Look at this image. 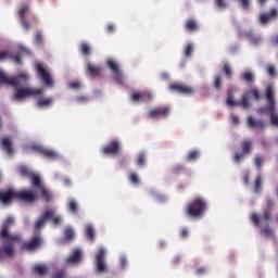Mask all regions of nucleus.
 <instances>
[{
	"instance_id": "1",
	"label": "nucleus",
	"mask_w": 278,
	"mask_h": 278,
	"mask_svg": "<svg viewBox=\"0 0 278 278\" xmlns=\"http://www.w3.org/2000/svg\"><path fill=\"white\" fill-rule=\"evenodd\" d=\"M29 75L27 73H22L15 77H8L3 71L0 70V86L5 84V86H12L15 88L14 99L21 101L22 99H27V97H36V94H42V89L34 88H23V84H27Z\"/></svg>"
},
{
	"instance_id": "2",
	"label": "nucleus",
	"mask_w": 278,
	"mask_h": 278,
	"mask_svg": "<svg viewBox=\"0 0 278 278\" xmlns=\"http://www.w3.org/2000/svg\"><path fill=\"white\" fill-rule=\"evenodd\" d=\"M14 225V218L8 217L3 223L2 229L0 231V238L2 240V249L0 248V262L8 257H14V244L21 242V237L18 235H12L10 232V227Z\"/></svg>"
},
{
	"instance_id": "3",
	"label": "nucleus",
	"mask_w": 278,
	"mask_h": 278,
	"mask_svg": "<svg viewBox=\"0 0 278 278\" xmlns=\"http://www.w3.org/2000/svg\"><path fill=\"white\" fill-rule=\"evenodd\" d=\"M265 99L267 101V105L258 108L257 112L258 114H269L271 125L278 127V115L275 113V87H273V85L266 86Z\"/></svg>"
},
{
	"instance_id": "4",
	"label": "nucleus",
	"mask_w": 278,
	"mask_h": 278,
	"mask_svg": "<svg viewBox=\"0 0 278 278\" xmlns=\"http://www.w3.org/2000/svg\"><path fill=\"white\" fill-rule=\"evenodd\" d=\"M37 198L38 195L29 193V190L16 191L14 189H9L7 191H0V201L3 203V205L12 203L13 199L27 203L36 200Z\"/></svg>"
},
{
	"instance_id": "5",
	"label": "nucleus",
	"mask_w": 278,
	"mask_h": 278,
	"mask_svg": "<svg viewBox=\"0 0 278 278\" xmlns=\"http://www.w3.org/2000/svg\"><path fill=\"white\" fill-rule=\"evenodd\" d=\"M207 211V202L202 197L193 199L187 206L186 215L189 218H203Z\"/></svg>"
},
{
	"instance_id": "6",
	"label": "nucleus",
	"mask_w": 278,
	"mask_h": 278,
	"mask_svg": "<svg viewBox=\"0 0 278 278\" xmlns=\"http://www.w3.org/2000/svg\"><path fill=\"white\" fill-rule=\"evenodd\" d=\"M33 187L34 188L28 190V192L30 194H36L37 199H35L28 203H34V202L38 201V199H40V197L43 199V201H47V203H49V201H51V199H53V194L51 193V191H49V189L45 188V185L42 184V178L35 177Z\"/></svg>"
},
{
	"instance_id": "7",
	"label": "nucleus",
	"mask_w": 278,
	"mask_h": 278,
	"mask_svg": "<svg viewBox=\"0 0 278 278\" xmlns=\"http://www.w3.org/2000/svg\"><path fill=\"white\" fill-rule=\"evenodd\" d=\"M49 220H52V225H54L55 227L62 225V217L60 215H55V210H47L42 214V216L35 223V233L38 232L40 229H43L45 225H47V222Z\"/></svg>"
},
{
	"instance_id": "8",
	"label": "nucleus",
	"mask_w": 278,
	"mask_h": 278,
	"mask_svg": "<svg viewBox=\"0 0 278 278\" xmlns=\"http://www.w3.org/2000/svg\"><path fill=\"white\" fill-rule=\"evenodd\" d=\"M169 90L172 92H176L177 94H184V97H192L194 94L195 89L190 85H186L184 83H173L169 85Z\"/></svg>"
},
{
	"instance_id": "9",
	"label": "nucleus",
	"mask_w": 278,
	"mask_h": 278,
	"mask_svg": "<svg viewBox=\"0 0 278 278\" xmlns=\"http://www.w3.org/2000/svg\"><path fill=\"white\" fill-rule=\"evenodd\" d=\"M247 99L248 94H243L241 101H236L233 93H231V91H228L226 105H228V108H242L243 110H249V108H251V102H249Z\"/></svg>"
},
{
	"instance_id": "10",
	"label": "nucleus",
	"mask_w": 278,
	"mask_h": 278,
	"mask_svg": "<svg viewBox=\"0 0 278 278\" xmlns=\"http://www.w3.org/2000/svg\"><path fill=\"white\" fill-rule=\"evenodd\" d=\"M42 247V236L40 232L34 235L29 241L22 244V251H36Z\"/></svg>"
},
{
	"instance_id": "11",
	"label": "nucleus",
	"mask_w": 278,
	"mask_h": 278,
	"mask_svg": "<svg viewBox=\"0 0 278 278\" xmlns=\"http://www.w3.org/2000/svg\"><path fill=\"white\" fill-rule=\"evenodd\" d=\"M241 149H242V152L237 153L233 156V161L237 164H240V162H242V160H244V155H251V151H253V141H251L249 139L242 141L241 142Z\"/></svg>"
},
{
	"instance_id": "12",
	"label": "nucleus",
	"mask_w": 278,
	"mask_h": 278,
	"mask_svg": "<svg viewBox=\"0 0 278 278\" xmlns=\"http://www.w3.org/2000/svg\"><path fill=\"white\" fill-rule=\"evenodd\" d=\"M96 270L97 273H108V264L105 263V249L100 248L96 254Z\"/></svg>"
},
{
	"instance_id": "13",
	"label": "nucleus",
	"mask_w": 278,
	"mask_h": 278,
	"mask_svg": "<svg viewBox=\"0 0 278 278\" xmlns=\"http://www.w3.org/2000/svg\"><path fill=\"white\" fill-rule=\"evenodd\" d=\"M36 68H37L38 76L40 77L41 81H43L45 86H48L49 88H51V86H53V78H51V73L47 71V68L45 67V65H42V63H38Z\"/></svg>"
},
{
	"instance_id": "14",
	"label": "nucleus",
	"mask_w": 278,
	"mask_h": 278,
	"mask_svg": "<svg viewBox=\"0 0 278 278\" xmlns=\"http://www.w3.org/2000/svg\"><path fill=\"white\" fill-rule=\"evenodd\" d=\"M108 66L114 75V80L117 84H123V81H125V76H123V72L118 67V63H116V61H114L113 59H110L108 61Z\"/></svg>"
},
{
	"instance_id": "15",
	"label": "nucleus",
	"mask_w": 278,
	"mask_h": 278,
	"mask_svg": "<svg viewBox=\"0 0 278 278\" xmlns=\"http://www.w3.org/2000/svg\"><path fill=\"white\" fill-rule=\"evenodd\" d=\"M170 114L169 106H157L148 113V118H166Z\"/></svg>"
},
{
	"instance_id": "16",
	"label": "nucleus",
	"mask_w": 278,
	"mask_h": 278,
	"mask_svg": "<svg viewBox=\"0 0 278 278\" xmlns=\"http://www.w3.org/2000/svg\"><path fill=\"white\" fill-rule=\"evenodd\" d=\"M26 14H29V5L23 4L18 10V16H20V21L22 23L23 29H25L26 31H29V29H31V24L25 17Z\"/></svg>"
},
{
	"instance_id": "17",
	"label": "nucleus",
	"mask_w": 278,
	"mask_h": 278,
	"mask_svg": "<svg viewBox=\"0 0 278 278\" xmlns=\"http://www.w3.org/2000/svg\"><path fill=\"white\" fill-rule=\"evenodd\" d=\"M134 103H144V101H151L153 99V94L149 91H135L130 97Z\"/></svg>"
},
{
	"instance_id": "18",
	"label": "nucleus",
	"mask_w": 278,
	"mask_h": 278,
	"mask_svg": "<svg viewBox=\"0 0 278 278\" xmlns=\"http://www.w3.org/2000/svg\"><path fill=\"white\" fill-rule=\"evenodd\" d=\"M102 153H104V155H118V153H121V142L116 139L112 140L103 148Z\"/></svg>"
},
{
	"instance_id": "19",
	"label": "nucleus",
	"mask_w": 278,
	"mask_h": 278,
	"mask_svg": "<svg viewBox=\"0 0 278 278\" xmlns=\"http://www.w3.org/2000/svg\"><path fill=\"white\" fill-rule=\"evenodd\" d=\"M33 151H36V153H39L47 160H58V154L55 153V151L47 149L42 146H33Z\"/></svg>"
},
{
	"instance_id": "20",
	"label": "nucleus",
	"mask_w": 278,
	"mask_h": 278,
	"mask_svg": "<svg viewBox=\"0 0 278 278\" xmlns=\"http://www.w3.org/2000/svg\"><path fill=\"white\" fill-rule=\"evenodd\" d=\"M23 55H31V51L23 46L20 47L18 53L13 54L11 52L9 59L12 60V62H15V64H23Z\"/></svg>"
},
{
	"instance_id": "21",
	"label": "nucleus",
	"mask_w": 278,
	"mask_h": 278,
	"mask_svg": "<svg viewBox=\"0 0 278 278\" xmlns=\"http://www.w3.org/2000/svg\"><path fill=\"white\" fill-rule=\"evenodd\" d=\"M18 174L21 175V177H26L27 179H31V184L34 186V179H36V177H40L38 176V174H34V172H31V169H29V167L25 166V165H21L18 168Z\"/></svg>"
},
{
	"instance_id": "22",
	"label": "nucleus",
	"mask_w": 278,
	"mask_h": 278,
	"mask_svg": "<svg viewBox=\"0 0 278 278\" xmlns=\"http://www.w3.org/2000/svg\"><path fill=\"white\" fill-rule=\"evenodd\" d=\"M278 11L277 9H271L269 13H263L260 15V24L266 25L270 23L274 18H277Z\"/></svg>"
},
{
	"instance_id": "23",
	"label": "nucleus",
	"mask_w": 278,
	"mask_h": 278,
	"mask_svg": "<svg viewBox=\"0 0 278 278\" xmlns=\"http://www.w3.org/2000/svg\"><path fill=\"white\" fill-rule=\"evenodd\" d=\"M248 125L251 127V129H266V124L262 119H255L253 116L248 117Z\"/></svg>"
},
{
	"instance_id": "24",
	"label": "nucleus",
	"mask_w": 278,
	"mask_h": 278,
	"mask_svg": "<svg viewBox=\"0 0 278 278\" xmlns=\"http://www.w3.org/2000/svg\"><path fill=\"white\" fill-rule=\"evenodd\" d=\"M1 147L8 155H12L14 153V150L12 149V138L10 137H4L1 139Z\"/></svg>"
},
{
	"instance_id": "25",
	"label": "nucleus",
	"mask_w": 278,
	"mask_h": 278,
	"mask_svg": "<svg viewBox=\"0 0 278 278\" xmlns=\"http://www.w3.org/2000/svg\"><path fill=\"white\" fill-rule=\"evenodd\" d=\"M81 262V250L76 249L70 257L66 258V264H79Z\"/></svg>"
},
{
	"instance_id": "26",
	"label": "nucleus",
	"mask_w": 278,
	"mask_h": 278,
	"mask_svg": "<svg viewBox=\"0 0 278 278\" xmlns=\"http://www.w3.org/2000/svg\"><path fill=\"white\" fill-rule=\"evenodd\" d=\"M102 71H103V68L101 66H97L92 63L87 64V73L91 77H97V76L101 75Z\"/></svg>"
},
{
	"instance_id": "27",
	"label": "nucleus",
	"mask_w": 278,
	"mask_h": 278,
	"mask_svg": "<svg viewBox=\"0 0 278 278\" xmlns=\"http://www.w3.org/2000/svg\"><path fill=\"white\" fill-rule=\"evenodd\" d=\"M244 36H245L247 39H249L251 45H260L262 42V38L255 36V34L252 30L245 31Z\"/></svg>"
},
{
	"instance_id": "28",
	"label": "nucleus",
	"mask_w": 278,
	"mask_h": 278,
	"mask_svg": "<svg viewBox=\"0 0 278 278\" xmlns=\"http://www.w3.org/2000/svg\"><path fill=\"white\" fill-rule=\"evenodd\" d=\"M185 28L187 31H199V23L195 20L189 18L185 23Z\"/></svg>"
},
{
	"instance_id": "29",
	"label": "nucleus",
	"mask_w": 278,
	"mask_h": 278,
	"mask_svg": "<svg viewBox=\"0 0 278 278\" xmlns=\"http://www.w3.org/2000/svg\"><path fill=\"white\" fill-rule=\"evenodd\" d=\"M48 271L49 268L46 265H35L33 268V273L39 275L40 277H45V275H47Z\"/></svg>"
},
{
	"instance_id": "30",
	"label": "nucleus",
	"mask_w": 278,
	"mask_h": 278,
	"mask_svg": "<svg viewBox=\"0 0 278 278\" xmlns=\"http://www.w3.org/2000/svg\"><path fill=\"white\" fill-rule=\"evenodd\" d=\"M243 94H248L247 101H249V97H253L256 101H260L262 99V96L260 94L258 88H252L248 91H245Z\"/></svg>"
},
{
	"instance_id": "31",
	"label": "nucleus",
	"mask_w": 278,
	"mask_h": 278,
	"mask_svg": "<svg viewBox=\"0 0 278 278\" xmlns=\"http://www.w3.org/2000/svg\"><path fill=\"white\" fill-rule=\"evenodd\" d=\"M241 79L247 81V84H253V81H255V76L251 71H248L241 74Z\"/></svg>"
},
{
	"instance_id": "32",
	"label": "nucleus",
	"mask_w": 278,
	"mask_h": 278,
	"mask_svg": "<svg viewBox=\"0 0 278 278\" xmlns=\"http://www.w3.org/2000/svg\"><path fill=\"white\" fill-rule=\"evenodd\" d=\"M79 49L80 53L85 56H88L92 53V48L87 42L80 43Z\"/></svg>"
},
{
	"instance_id": "33",
	"label": "nucleus",
	"mask_w": 278,
	"mask_h": 278,
	"mask_svg": "<svg viewBox=\"0 0 278 278\" xmlns=\"http://www.w3.org/2000/svg\"><path fill=\"white\" fill-rule=\"evenodd\" d=\"M85 236L90 240L91 242H94V227L92 225H88L85 229Z\"/></svg>"
},
{
	"instance_id": "34",
	"label": "nucleus",
	"mask_w": 278,
	"mask_h": 278,
	"mask_svg": "<svg viewBox=\"0 0 278 278\" xmlns=\"http://www.w3.org/2000/svg\"><path fill=\"white\" fill-rule=\"evenodd\" d=\"M51 103H53V99L51 98L40 99L37 101L38 108H50Z\"/></svg>"
},
{
	"instance_id": "35",
	"label": "nucleus",
	"mask_w": 278,
	"mask_h": 278,
	"mask_svg": "<svg viewBox=\"0 0 278 278\" xmlns=\"http://www.w3.org/2000/svg\"><path fill=\"white\" fill-rule=\"evenodd\" d=\"M68 210L72 212V214H77V212H79V205L77 204V201L71 200L68 202Z\"/></svg>"
},
{
	"instance_id": "36",
	"label": "nucleus",
	"mask_w": 278,
	"mask_h": 278,
	"mask_svg": "<svg viewBox=\"0 0 278 278\" xmlns=\"http://www.w3.org/2000/svg\"><path fill=\"white\" fill-rule=\"evenodd\" d=\"M224 74L227 77V79H231L233 75V70H231L229 63H224Z\"/></svg>"
},
{
	"instance_id": "37",
	"label": "nucleus",
	"mask_w": 278,
	"mask_h": 278,
	"mask_svg": "<svg viewBox=\"0 0 278 278\" xmlns=\"http://www.w3.org/2000/svg\"><path fill=\"white\" fill-rule=\"evenodd\" d=\"M254 192L260 194L262 192V176L258 175L255 179V185H254Z\"/></svg>"
},
{
	"instance_id": "38",
	"label": "nucleus",
	"mask_w": 278,
	"mask_h": 278,
	"mask_svg": "<svg viewBox=\"0 0 278 278\" xmlns=\"http://www.w3.org/2000/svg\"><path fill=\"white\" fill-rule=\"evenodd\" d=\"M192 51H194V46L192 43H188L185 47V51H184L185 58H192Z\"/></svg>"
},
{
	"instance_id": "39",
	"label": "nucleus",
	"mask_w": 278,
	"mask_h": 278,
	"mask_svg": "<svg viewBox=\"0 0 278 278\" xmlns=\"http://www.w3.org/2000/svg\"><path fill=\"white\" fill-rule=\"evenodd\" d=\"M195 160H199V151L198 150H193V151L189 152V154L187 156V162H195Z\"/></svg>"
},
{
	"instance_id": "40",
	"label": "nucleus",
	"mask_w": 278,
	"mask_h": 278,
	"mask_svg": "<svg viewBox=\"0 0 278 278\" xmlns=\"http://www.w3.org/2000/svg\"><path fill=\"white\" fill-rule=\"evenodd\" d=\"M64 236L67 240H73L75 238V231L71 227H66L64 229Z\"/></svg>"
},
{
	"instance_id": "41",
	"label": "nucleus",
	"mask_w": 278,
	"mask_h": 278,
	"mask_svg": "<svg viewBox=\"0 0 278 278\" xmlns=\"http://www.w3.org/2000/svg\"><path fill=\"white\" fill-rule=\"evenodd\" d=\"M184 170H186V166L181 165V164H178L172 168V173L174 175H181V173H184Z\"/></svg>"
},
{
	"instance_id": "42",
	"label": "nucleus",
	"mask_w": 278,
	"mask_h": 278,
	"mask_svg": "<svg viewBox=\"0 0 278 278\" xmlns=\"http://www.w3.org/2000/svg\"><path fill=\"white\" fill-rule=\"evenodd\" d=\"M214 88L216 90H220V88H223V76L220 75L215 76Z\"/></svg>"
},
{
	"instance_id": "43",
	"label": "nucleus",
	"mask_w": 278,
	"mask_h": 278,
	"mask_svg": "<svg viewBox=\"0 0 278 278\" xmlns=\"http://www.w3.org/2000/svg\"><path fill=\"white\" fill-rule=\"evenodd\" d=\"M129 180L134 186H139L140 185V178L138 177V174H136V173H130L129 174Z\"/></svg>"
},
{
	"instance_id": "44",
	"label": "nucleus",
	"mask_w": 278,
	"mask_h": 278,
	"mask_svg": "<svg viewBox=\"0 0 278 278\" xmlns=\"http://www.w3.org/2000/svg\"><path fill=\"white\" fill-rule=\"evenodd\" d=\"M240 3L242 10H249L251 8V0H237Z\"/></svg>"
},
{
	"instance_id": "45",
	"label": "nucleus",
	"mask_w": 278,
	"mask_h": 278,
	"mask_svg": "<svg viewBox=\"0 0 278 278\" xmlns=\"http://www.w3.org/2000/svg\"><path fill=\"white\" fill-rule=\"evenodd\" d=\"M147 162V156L144 153H140L137 157V164L138 166H142Z\"/></svg>"
},
{
	"instance_id": "46",
	"label": "nucleus",
	"mask_w": 278,
	"mask_h": 278,
	"mask_svg": "<svg viewBox=\"0 0 278 278\" xmlns=\"http://www.w3.org/2000/svg\"><path fill=\"white\" fill-rule=\"evenodd\" d=\"M215 3L219 10H225L227 8V1L225 0H215Z\"/></svg>"
},
{
	"instance_id": "47",
	"label": "nucleus",
	"mask_w": 278,
	"mask_h": 278,
	"mask_svg": "<svg viewBox=\"0 0 278 278\" xmlns=\"http://www.w3.org/2000/svg\"><path fill=\"white\" fill-rule=\"evenodd\" d=\"M11 52L8 51H0V62H3V60L10 59Z\"/></svg>"
},
{
	"instance_id": "48",
	"label": "nucleus",
	"mask_w": 278,
	"mask_h": 278,
	"mask_svg": "<svg viewBox=\"0 0 278 278\" xmlns=\"http://www.w3.org/2000/svg\"><path fill=\"white\" fill-rule=\"evenodd\" d=\"M35 43L36 45H42V33L38 31L35 35Z\"/></svg>"
},
{
	"instance_id": "49",
	"label": "nucleus",
	"mask_w": 278,
	"mask_h": 278,
	"mask_svg": "<svg viewBox=\"0 0 278 278\" xmlns=\"http://www.w3.org/2000/svg\"><path fill=\"white\" fill-rule=\"evenodd\" d=\"M267 74L269 77H275L277 75V70H275V66L270 65L267 67Z\"/></svg>"
},
{
	"instance_id": "50",
	"label": "nucleus",
	"mask_w": 278,
	"mask_h": 278,
	"mask_svg": "<svg viewBox=\"0 0 278 278\" xmlns=\"http://www.w3.org/2000/svg\"><path fill=\"white\" fill-rule=\"evenodd\" d=\"M251 218H252V223H254V225H255L256 227H260V215L253 213L252 216H251Z\"/></svg>"
},
{
	"instance_id": "51",
	"label": "nucleus",
	"mask_w": 278,
	"mask_h": 278,
	"mask_svg": "<svg viewBox=\"0 0 278 278\" xmlns=\"http://www.w3.org/2000/svg\"><path fill=\"white\" fill-rule=\"evenodd\" d=\"M255 166L258 168V169H262V164L264 162V159H262V156H256L255 160Z\"/></svg>"
},
{
	"instance_id": "52",
	"label": "nucleus",
	"mask_w": 278,
	"mask_h": 278,
	"mask_svg": "<svg viewBox=\"0 0 278 278\" xmlns=\"http://www.w3.org/2000/svg\"><path fill=\"white\" fill-rule=\"evenodd\" d=\"M88 96H78L76 97L77 103H88Z\"/></svg>"
},
{
	"instance_id": "53",
	"label": "nucleus",
	"mask_w": 278,
	"mask_h": 278,
	"mask_svg": "<svg viewBox=\"0 0 278 278\" xmlns=\"http://www.w3.org/2000/svg\"><path fill=\"white\" fill-rule=\"evenodd\" d=\"M263 233H265V236H267V238H270V236H273V230L270 229V227L266 226L263 229Z\"/></svg>"
},
{
	"instance_id": "54",
	"label": "nucleus",
	"mask_w": 278,
	"mask_h": 278,
	"mask_svg": "<svg viewBox=\"0 0 278 278\" xmlns=\"http://www.w3.org/2000/svg\"><path fill=\"white\" fill-rule=\"evenodd\" d=\"M66 275V271L64 270H59L54 274L53 278H64Z\"/></svg>"
},
{
	"instance_id": "55",
	"label": "nucleus",
	"mask_w": 278,
	"mask_h": 278,
	"mask_svg": "<svg viewBox=\"0 0 278 278\" xmlns=\"http://www.w3.org/2000/svg\"><path fill=\"white\" fill-rule=\"evenodd\" d=\"M264 218L265 220H270V218H273V215H270V210L266 208L264 211Z\"/></svg>"
},
{
	"instance_id": "56",
	"label": "nucleus",
	"mask_w": 278,
	"mask_h": 278,
	"mask_svg": "<svg viewBox=\"0 0 278 278\" xmlns=\"http://www.w3.org/2000/svg\"><path fill=\"white\" fill-rule=\"evenodd\" d=\"M106 31H109V34H114L116 31V27L114 26V24L108 25Z\"/></svg>"
},
{
	"instance_id": "57",
	"label": "nucleus",
	"mask_w": 278,
	"mask_h": 278,
	"mask_svg": "<svg viewBox=\"0 0 278 278\" xmlns=\"http://www.w3.org/2000/svg\"><path fill=\"white\" fill-rule=\"evenodd\" d=\"M70 88H73L74 90H77V89L81 88V85L77 81L71 83Z\"/></svg>"
},
{
	"instance_id": "58",
	"label": "nucleus",
	"mask_w": 278,
	"mask_h": 278,
	"mask_svg": "<svg viewBox=\"0 0 278 278\" xmlns=\"http://www.w3.org/2000/svg\"><path fill=\"white\" fill-rule=\"evenodd\" d=\"M127 266V257H121V268H125Z\"/></svg>"
},
{
	"instance_id": "59",
	"label": "nucleus",
	"mask_w": 278,
	"mask_h": 278,
	"mask_svg": "<svg viewBox=\"0 0 278 278\" xmlns=\"http://www.w3.org/2000/svg\"><path fill=\"white\" fill-rule=\"evenodd\" d=\"M188 237V229L187 228H182L180 230V238H187Z\"/></svg>"
},
{
	"instance_id": "60",
	"label": "nucleus",
	"mask_w": 278,
	"mask_h": 278,
	"mask_svg": "<svg viewBox=\"0 0 278 278\" xmlns=\"http://www.w3.org/2000/svg\"><path fill=\"white\" fill-rule=\"evenodd\" d=\"M275 207V202L273 200H267V210H273Z\"/></svg>"
},
{
	"instance_id": "61",
	"label": "nucleus",
	"mask_w": 278,
	"mask_h": 278,
	"mask_svg": "<svg viewBox=\"0 0 278 278\" xmlns=\"http://www.w3.org/2000/svg\"><path fill=\"white\" fill-rule=\"evenodd\" d=\"M197 275H205V267H200L197 269Z\"/></svg>"
},
{
	"instance_id": "62",
	"label": "nucleus",
	"mask_w": 278,
	"mask_h": 278,
	"mask_svg": "<svg viewBox=\"0 0 278 278\" xmlns=\"http://www.w3.org/2000/svg\"><path fill=\"white\" fill-rule=\"evenodd\" d=\"M271 43L278 47V35L271 38Z\"/></svg>"
},
{
	"instance_id": "63",
	"label": "nucleus",
	"mask_w": 278,
	"mask_h": 278,
	"mask_svg": "<svg viewBox=\"0 0 278 278\" xmlns=\"http://www.w3.org/2000/svg\"><path fill=\"white\" fill-rule=\"evenodd\" d=\"M249 180H250L249 174H244V176H243L244 184L249 185Z\"/></svg>"
},
{
	"instance_id": "64",
	"label": "nucleus",
	"mask_w": 278,
	"mask_h": 278,
	"mask_svg": "<svg viewBox=\"0 0 278 278\" xmlns=\"http://www.w3.org/2000/svg\"><path fill=\"white\" fill-rule=\"evenodd\" d=\"M239 121H240V119L238 118V116H236V115L232 116V123H233L235 125H238Z\"/></svg>"
}]
</instances>
